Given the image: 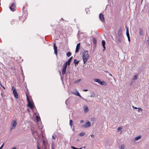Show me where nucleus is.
Here are the masks:
<instances>
[{
    "label": "nucleus",
    "instance_id": "1",
    "mask_svg": "<svg viewBox=\"0 0 149 149\" xmlns=\"http://www.w3.org/2000/svg\"><path fill=\"white\" fill-rule=\"evenodd\" d=\"M83 61L84 64H85L87 61V59L89 56L88 52L87 51L84 50V53L83 54Z\"/></svg>",
    "mask_w": 149,
    "mask_h": 149
},
{
    "label": "nucleus",
    "instance_id": "2",
    "mask_svg": "<svg viewBox=\"0 0 149 149\" xmlns=\"http://www.w3.org/2000/svg\"><path fill=\"white\" fill-rule=\"evenodd\" d=\"M26 97L28 103V104L27 105L31 109H33L34 108V104L33 102L31 101L30 100H29L28 98V96L27 94H26Z\"/></svg>",
    "mask_w": 149,
    "mask_h": 149
},
{
    "label": "nucleus",
    "instance_id": "3",
    "mask_svg": "<svg viewBox=\"0 0 149 149\" xmlns=\"http://www.w3.org/2000/svg\"><path fill=\"white\" fill-rule=\"evenodd\" d=\"M94 81L95 82H97L98 83L101 85H107V83L106 82L103 81H101L99 79H94Z\"/></svg>",
    "mask_w": 149,
    "mask_h": 149
},
{
    "label": "nucleus",
    "instance_id": "4",
    "mask_svg": "<svg viewBox=\"0 0 149 149\" xmlns=\"http://www.w3.org/2000/svg\"><path fill=\"white\" fill-rule=\"evenodd\" d=\"M12 90L13 91V93L16 99H18V96L17 93L16 89L14 88V86H13L12 88Z\"/></svg>",
    "mask_w": 149,
    "mask_h": 149
},
{
    "label": "nucleus",
    "instance_id": "5",
    "mask_svg": "<svg viewBox=\"0 0 149 149\" xmlns=\"http://www.w3.org/2000/svg\"><path fill=\"white\" fill-rule=\"evenodd\" d=\"M17 124L16 121L15 120H13L11 124V125L12 126V127L11 128V130L14 129L16 126Z\"/></svg>",
    "mask_w": 149,
    "mask_h": 149
},
{
    "label": "nucleus",
    "instance_id": "6",
    "mask_svg": "<svg viewBox=\"0 0 149 149\" xmlns=\"http://www.w3.org/2000/svg\"><path fill=\"white\" fill-rule=\"evenodd\" d=\"M54 54H56V56H57L58 54V51H57V48L56 46V44L55 43L54 44Z\"/></svg>",
    "mask_w": 149,
    "mask_h": 149
},
{
    "label": "nucleus",
    "instance_id": "7",
    "mask_svg": "<svg viewBox=\"0 0 149 149\" xmlns=\"http://www.w3.org/2000/svg\"><path fill=\"white\" fill-rule=\"evenodd\" d=\"M91 125V123L89 121H88L84 125H83L82 126V127L84 128H86L90 126Z\"/></svg>",
    "mask_w": 149,
    "mask_h": 149
},
{
    "label": "nucleus",
    "instance_id": "8",
    "mask_svg": "<svg viewBox=\"0 0 149 149\" xmlns=\"http://www.w3.org/2000/svg\"><path fill=\"white\" fill-rule=\"evenodd\" d=\"M67 67V66L64 64L63 66V68L62 69V74L63 75H64L65 73Z\"/></svg>",
    "mask_w": 149,
    "mask_h": 149
},
{
    "label": "nucleus",
    "instance_id": "9",
    "mask_svg": "<svg viewBox=\"0 0 149 149\" xmlns=\"http://www.w3.org/2000/svg\"><path fill=\"white\" fill-rule=\"evenodd\" d=\"M73 57L72 56L70 58L68 61L65 63L64 65H69L70 64V63Z\"/></svg>",
    "mask_w": 149,
    "mask_h": 149
},
{
    "label": "nucleus",
    "instance_id": "10",
    "mask_svg": "<svg viewBox=\"0 0 149 149\" xmlns=\"http://www.w3.org/2000/svg\"><path fill=\"white\" fill-rule=\"evenodd\" d=\"M15 4L14 3H12L11 6H10V9L12 11H14L15 10Z\"/></svg>",
    "mask_w": 149,
    "mask_h": 149
},
{
    "label": "nucleus",
    "instance_id": "11",
    "mask_svg": "<svg viewBox=\"0 0 149 149\" xmlns=\"http://www.w3.org/2000/svg\"><path fill=\"white\" fill-rule=\"evenodd\" d=\"M99 18L102 22H103V21H104V15L102 13L100 14L99 15Z\"/></svg>",
    "mask_w": 149,
    "mask_h": 149
},
{
    "label": "nucleus",
    "instance_id": "12",
    "mask_svg": "<svg viewBox=\"0 0 149 149\" xmlns=\"http://www.w3.org/2000/svg\"><path fill=\"white\" fill-rule=\"evenodd\" d=\"M80 43H79L76 46V50H75V52L77 53L78 52L79 50L80 49Z\"/></svg>",
    "mask_w": 149,
    "mask_h": 149
},
{
    "label": "nucleus",
    "instance_id": "13",
    "mask_svg": "<svg viewBox=\"0 0 149 149\" xmlns=\"http://www.w3.org/2000/svg\"><path fill=\"white\" fill-rule=\"evenodd\" d=\"M105 42L104 40H102V45L104 49L103 50V51H104L106 49V47H105Z\"/></svg>",
    "mask_w": 149,
    "mask_h": 149
},
{
    "label": "nucleus",
    "instance_id": "14",
    "mask_svg": "<svg viewBox=\"0 0 149 149\" xmlns=\"http://www.w3.org/2000/svg\"><path fill=\"white\" fill-rule=\"evenodd\" d=\"M118 35L120 37H121L122 36V32L121 30H119L118 33Z\"/></svg>",
    "mask_w": 149,
    "mask_h": 149
},
{
    "label": "nucleus",
    "instance_id": "15",
    "mask_svg": "<svg viewBox=\"0 0 149 149\" xmlns=\"http://www.w3.org/2000/svg\"><path fill=\"white\" fill-rule=\"evenodd\" d=\"M79 62V61H77L76 59H75L74 60V63H75V66H77L78 65V63Z\"/></svg>",
    "mask_w": 149,
    "mask_h": 149
},
{
    "label": "nucleus",
    "instance_id": "16",
    "mask_svg": "<svg viewBox=\"0 0 149 149\" xmlns=\"http://www.w3.org/2000/svg\"><path fill=\"white\" fill-rule=\"evenodd\" d=\"M88 110L89 109L86 106L84 107V111L85 113L88 112Z\"/></svg>",
    "mask_w": 149,
    "mask_h": 149
},
{
    "label": "nucleus",
    "instance_id": "17",
    "mask_svg": "<svg viewBox=\"0 0 149 149\" xmlns=\"http://www.w3.org/2000/svg\"><path fill=\"white\" fill-rule=\"evenodd\" d=\"M32 134L33 135H34V134H36V135H37L38 134L36 130H32Z\"/></svg>",
    "mask_w": 149,
    "mask_h": 149
},
{
    "label": "nucleus",
    "instance_id": "18",
    "mask_svg": "<svg viewBox=\"0 0 149 149\" xmlns=\"http://www.w3.org/2000/svg\"><path fill=\"white\" fill-rule=\"evenodd\" d=\"M141 138V136H139L135 138L134 141H137L140 139Z\"/></svg>",
    "mask_w": 149,
    "mask_h": 149
},
{
    "label": "nucleus",
    "instance_id": "19",
    "mask_svg": "<svg viewBox=\"0 0 149 149\" xmlns=\"http://www.w3.org/2000/svg\"><path fill=\"white\" fill-rule=\"evenodd\" d=\"M122 127H118L117 130L118 132L121 131L122 132Z\"/></svg>",
    "mask_w": 149,
    "mask_h": 149
},
{
    "label": "nucleus",
    "instance_id": "20",
    "mask_svg": "<svg viewBox=\"0 0 149 149\" xmlns=\"http://www.w3.org/2000/svg\"><path fill=\"white\" fill-rule=\"evenodd\" d=\"M139 34L141 35H143V30L141 29H140L139 31Z\"/></svg>",
    "mask_w": 149,
    "mask_h": 149
},
{
    "label": "nucleus",
    "instance_id": "21",
    "mask_svg": "<svg viewBox=\"0 0 149 149\" xmlns=\"http://www.w3.org/2000/svg\"><path fill=\"white\" fill-rule=\"evenodd\" d=\"M81 79H79L78 80H76V81H75L74 83H79V82H80L81 81Z\"/></svg>",
    "mask_w": 149,
    "mask_h": 149
},
{
    "label": "nucleus",
    "instance_id": "22",
    "mask_svg": "<svg viewBox=\"0 0 149 149\" xmlns=\"http://www.w3.org/2000/svg\"><path fill=\"white\" fill-rule=\"evenodd\" d=\"M71 53L70 52H68L67 53V54H66L67 56L68 57L70 56L71 55Z\"/></svg>",
    "mask_w": 149,
    "mask_h": 149
},
{
    "label": "nucleus",
    "instance_id": "23",
    "mask_svg": "<svg viewBox=\"0 0 149 149\" xmlns=\"http://www.w3.org/2000/svg\"><path fill=\"white\" fill-rule=\"evenodd\" d=\"M93 41L94 44H96L97 41L96 39L95 38H93Z\"/></svg>",
    "mask_w": 149,
    "mask_h": 149
},
{
    "label": "nucleus",
    "instance_id": "24",
    "mask_svg": "<svg viewBox=\"0 0 149 149\" xmlns=\"http://www.w3.org/2000/svg\"><path fill=\"white\" fill-rule=\"evenodd\" d=\"M76 95L79 97H80L81 98H82V97L81 96V95H80V94L78 92H77L76 94Z\"/></svg>",
    "mask_w": 149,
    "mask_h": 149
},
{
    "label": "nucleus",
    "instance_id": "25",
    "mask_svg": "<svg viewBox=\"0 0 149 149\" xmlns=\"http://www.w3.org/2000/svg\"><path fill=\"white\" fill-rule=\"evenodd\" d=\"M36 118L38 122H39L40 120V118L38 116H36Z\"/></svg>",
    "mask_w": 149,
    "mask_h": 149
},
{
    "label": "nucleus",
    "instance_id": "26",
    "mask_svg": "<svg viewBox=\"0 0 149 149\" xmlns=\"http://www.w3.org/2000/svg\"><path fill=\"white\" fill-rule=\"evenodd\" d=\"M120 38L121 37H119V38L117 39V41L118 42H119V43H120L121 42V40L120 39Z\"/></svg>",
    "mask_w": 149,
    "mask_h": 149
},
{
    "label": "nucleus",
    "instance_id": "27",
    "mask_svg": "<svg viewBox=\"0 0 149 149\" xmlns=\"http://www.w3.org/2000/svg\"><path fill=\"white\" fill-rule=\"evenodd\" d=\"M85 134V133L84 132H81L80 133L79 135L80 136H84Z\"/></svg>",
    "mask_w": 149,
    "mask_h": 149
},
{
    "label": "nucleus",
    "instance_id": "28",
    "mask_svg": "<svg viewBox=\"0 0 149 149\" xmlns=\"http://www.w3.org/2000/svg\"><path fill=\"white\" fill-rule=\"evenodd\" d=\"M126 34L127 37L130 36V34L129 32V31L127 30V31H126Z\"/></svg>",
    "mask_w": 149,
    "mask_h": 149
},
{
    "label": "nucleus",
    "instance_id": "29",
    "mask_svg": "<svg viewBox=\"0 0 149 149\" xmlns=\"http://www.w3.org/2000/svg\"><path fill=\"white\" fill-rule=\"evenodd\" d=\"M72 120H70V125L71 126L72 125Z\"/></svg>",
    "mask_w": 149,
    "mask_h": 149
},
{
    "label": "nucleus",
    "instance_id": "30",
    "mask_svg": "<svg viewBox=\"0 0 149 149\" xmlns=\"http://www.w3.org/2000/svg\"><path fill=\"white\" fill-rule=\"evenodd\" d=\"M137 76L136 75H135L133 77V79L134 80H136L137 78Z\"/></svg>",
    "mask_w": 149,
    "mask_h": 149
},
{
    "label": "nucleus",
    "instance_id": "31",
    "mask_svg": "<svg viewBox=\"0 0 149 149\" xmlns=\"http://www.w3.org/2000/svg\"><path fill=\"white\" fill-rule=\"evenodd\" d=\"M71 148L72 149H81V148H77L74 147V146H72Z\"/></svg>",
    "mask_w": 149,
    "mask_h": 149
},
{
    "label": "nucleus",
    "instance_id": "32",
    "mask_svg": "<svg viewBox=\"0 0 149 149\" xmlns=\"http://www.w3.org/2000/svg\"><path fill=\"white\" fill-rule=\"evenodd\" d=\"M125 148V146L123 145H122L120 146V149H124Z\"/></svg>",
    "mask_w": 149,
    "mask_h": 149
},
{
    "label": "nucleus",
    "instance_id": "33",
    "mask_svg": "<svg viewBox=\"0 0 149 149\" xmlns=\"http://www.w3.org/2000/svg\"><path fill=\"white\" fill-rule=\"evenodd\" d=\"M65 103L67 105H68V100H67L66 101H65Z\"/></svg>",
    "mask_w": 149,
    "mask_h": 149
},
{
    "label": "nucleus",
    "instance_id": "34",
    "mask_svg": "<svg viewBox=\"0 0 149 149\" xmlns=\"http://www.w3.org/2000/svg\"><path fill=\"white\" fill-rule=\"evenodd\" d=\"M138 109L137 110V111L138 112H140V111H141L142 110V109H141V108H138Z\"/></svg>",
    "mask_w": 149,
    "mask_h": 149
},
{
    "label": "nucleus",
    "instance_id": "35",
    "mask_svg": "<svg viewBox=\"0 0 149 149\" xmlns=\"http://www.w3.org/2000/svg\"><path fill=\"white\" fill-rule=\"evenodd\" d=\"M22 75L23 76V79H24V75L23 71L22 70Z\"/></svg>",
    "mask_w": 149,
    "mask_h": 149
},
{
    "label": "nucleus",
    "instance_id": "36",
    "mask_svg": "<svg viewBox=\"0 0 149 149\" xmlns=\"http://www.w3.org/2000/svg\"><path fill=\"white\" fill-rule=\"evenodd\" d=\"M4 143H3V144L1 146V147H0V149H2L3 146H4Z\"/></svg>",
    "mask_w": 149,
    "mask_h": 149
},
{
    "label": "nucleus",
    "instance_id": "37",
    "mask_svg": "<svg viewBox=\"0 0 149 149\" xmlns=\"http://www.w3.org/2000/svg\"><path fill=\"white\" fill-rule=\"evenodd\" d=\"M88 10H89V9L87 8H86L85 9V10L86 11V13L87 14H88V12L87 11H88Z\"/></svg>",
    "mask_w": 149,
    "mask_h": 149
},
{
    "label": "nucleus",
    "instance_id": "38",
    "mask_svg": "<svg viewBox=\"0 0 149 149\" xmlns=\"http://www.w3.org/2000/svg\"><path fill=\"white\" fill-rule=\"evenodd\" d=\"M146 43L148 44V45H149V40H147L146 41Z\"/></svg>",
    "mask_w": 149,
    "mask_h": 149
},
{
    "label": "nucleus",
    "instance_id": "39",
    "mask_svg": "<svg viewBox=\"0 0 149 149\" xmlns=\"http://www.w3.org/2000/svg\"><path fill=\"white\" fill-rule=\"evenodd\" d=\"M127 38H128V40L129 41H130V37H127Z\"/></svg>",
    "mask_w": 149,
    "mask_h": 149
},
{
    "label": "nucleus",
    "instance_id": "40",
    "mask_svg": "<svg viewBox=\"0 0 149 149\" xmlns=\"http://www.w3.org/2000/svg\"><path fill=\"white\" fill-rule=\"evenodd\" d=\"M125 28L126 29V31H127V30L128 31H129V29H128V28L126 26H125Z\"/></svg>",
    "mask_w": 149,
    "mask_h": 149
},
{
    "label": "nucleus",
    "instance_id": "41",
    "mask_svg": "<svg viewBox=\"0 0 149 149\" xmlns=\"http://www.w3.org/2000/svg\"><path fill=\"white\" fill-rule=\"evenodd\" d=\"M132 107L134 109H138V108L136 107H134L133 106H132Z\"/></svg>",
    "mask_w": 149,
    "mask_h": 149
},
{
    "label": "nucleus",
    "instance_id": "42",
    "mask_svg": "<svg viewBox=\"0 0 149 149\" xmlns=\"http://www.w3.org/2000/svg\"><path fill=\"white\" fill-rule=\"evenodd\" d=\"M84 120H80V123H83L84 122Z\"/></svg>",
    "mask_w": 149,
    "mask_h": 149
},
{
    "label": "nucleus",
    "instance_id": "43",
    "mask_svg": "<svg viewBox=\"0 0 149 149\" xmlns=\"http://www.w3.org/2000/svg\"><path fill=\"white\" fill-rule=\"evenodd\" d=\"M91 136L92 138H93L94 137V136L93 134H92L91 135Z\"/></svg>",
    "mask_w": 149,
    "mask_h": 149
},
{
    "label": "nucleus",
    "instance_id": "44",
    "mask_svg": "<svg viewBox=\"0 0 149 149\" xmlns=\"http://www.w3.org/2000/svg\"><path fill=\"white\" fill-rule=\"evenodd\" d=\"M25 9V7H23V9H22V10L23 11H24Z\"/></svg>",
    "mask_w": 149,
    "mask_h": 149
},
{
    "label": "nucleus",
    "instance_id": "45",
    "mask_svg": "<svg viewBox=\"0 0 149 149\" xmlns=\"http://www.w3.org/2000/svg\"><path fill=\"white\" fill-rule=\"evenodd\" d=\"M52 149H54V148L53 147V146L52 144Z\"/></svg>",
    "mask_w": 149,
    "mask_h": 149
},
{
    "label": "nucleus",
    "instance_id": "46",
    "mask_svg": "<svg viewBox=\"0 0 149 149\" xmlns=\"http://www.w3.org/2000/svg\"><path fill=\"white\" fill-rule=\"evenodd\" d=\"M88 91V90L87 89H84V91Z\"/></svg>",
    "mask_w": 149,
    "mask_h": 149
},
{
    "label": "nucleus",
    "instance_id": "47",
    "mask_svg": "<svg viewBox=\"0 0 149 149\" xmlns=\"http://www.w3.org/2000/svg\"><path fill=\"white\" fill-rule=\"evenodd\" d=\"M52 139H55V138L54 136H52Z\"/></svg>",
    "mask_w": 149,
    "mask_h": 149
},
{
    "label": "nucleus",
    "instance_id": "48",
    "mask_svg": "<svg viewBox=\"0 0 149 149\" xmlns=\"http://www.w3.org/2000/svg\"><path fill=\"white\" fill-rule=\"evenodd\" d=\"M27 111H28V112L29 113L30 112V110H29V109H27Z\"/></svg>",
    "mask_w": 149,
    "mask_h": 149
},
{
    "label": "nucleus",
    "instance_id": "49",
    "mask_svg": "<svg viewBox=\"0 0 149 149\" xmlns=\"http://www.w3.org/2000/svg\"><path fill=\"white\" fill-rule=\"evenodd\" d=\"M37 148H38V149H40L38 146H37Z\"/></svg>",
    "mask_w": 149,
    "mask_h": 149
},
{
    "label": "nucleus",
    "instance_id": "50",
    "mask_svg": "<svg viewBox=\"0 0 149 149\" xmlns=\"http://www.w3.org/2000/svg\"><path fill=\"white\" fill-rule=\"evenodd\" d=\"M45 142V141L44 140H43V143H44Z\"/></svg>",
    "mask_w": 149,
    "mask_h": 149
},
{
    "label": "nucleus",
    "instance_id": "51",
    "mask_svg": "<svg viewBox=\"0 0 149 149\" xmlns=\"http://www.w3.org/2000/svg\"><path fill=\"white\" fill-rule=\"evenodd\" d=\"M90 97H94L92 95L90 96Z\"/></svg>",
    "mask_w": 149,
    "mask_h": 149
},
{
    "label": "nucleus",
    "instance_id": "52",
    "mask_svg": "<svg viewBox=\"0 0 149 149\" xmlns=\"http://www.w3.org/2000/svg\"><path fill=\"white\" fill-rule=\"evenodd\" d=\"M12 149H16L15 147L13 148Z\"/></svg>",
    "mask_w": 149,
    "mask_h": 149
},
{
    "label": "nucleus",
    "instance_id": "53",
    "mask_svg": "<svg viewBox=\"0 0 149 149\" xmlns=\"http://www.w3.org/2000/svg\"><path fill=\"white\" fill-rule=\"evenodd\" d=\"M109 75H110V76H112V74H110Z\"/></svg>",
    "mask_w": 149,
    "mask_h": 149
},
{
    "label": "nucleus",
    "instance_id": "54",
    "mask_svg": "<svg viewBox=\"0 0 149 149\" xmlns=\"http://www.w3.org/2000/svg\"><path fill=\"white\" fill-rule=\"evenodd\" d=\"M3 88H4V89H5V88L4 87H3Z\"/></svg>",
    "mask_w": 149,
    "mask_h": 149
}]
</instances>
